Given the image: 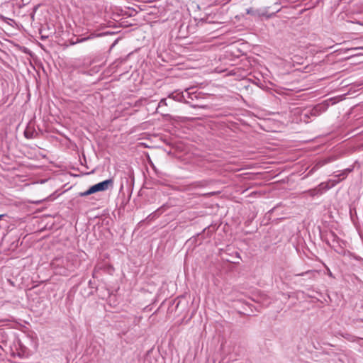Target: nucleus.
<instances>
[{
    "label": "nucleus",
    "mask_w": 363,
    "mask_h": 363,
    "mask_svg": "<svg viewBox=\"0 0 363 363\" xmlns=\"http://www.w3.org/2000/svg\"><path fill=\"white\" fill-rule=\"evenodd\" d=\"M113 186V179H109L91 186L87 191L79 193V196L82 197L89 196L98 191H104Z\"/></svg>",
    "instance_id": "obj_1"
},
{
    "label": "nucleus",
    "mask_w": 363,
    "mask_h": 363,
    "mask_svg": "<svg viewBox=\"0 0 363 363\" xmlns=\"http://www.w3.org/2000/svg\"><path fill=\"white\" fill-rule=\"evenodd\" d=\"M169 97L172 98L174 101L187 103V101H186L184 100V96L182 93H177V94L172 93L171 94L169 95Z\"/></svg>",
    "instance_id": "obj_2"
},
{
    "label": "nucleus",
    "mask_w": 363,
    "mask_h": 363,
    "mask_svg": "<svg viewBox=\"0 0 363 363\" xmlns=\"http://www.w3.org/2000/svg\"><path fill=\"white\" fill-rule=\"evenodd\" d=\"M167 106V103L166 101V99H162L160 100L159 104H158V106L157 108V111L158 113H160L162 116H167L168 114L166 113L163 110H162V107L163 106Z\"/></svg>",
    "instance_id": "obj_3"
},
{
    "label": "nucleus",
    "mask_w": 363,
    "mask_h": 363,
    "mask_svg": "<svg viewBox=\"0 0 363 363\" xmlns=\"http://www.w3.org/2000/svg\"><path fill=\"white\" fill-rule=\"evenodd\" d=\"M35 131L29 127H27L24 131V135L28 139L33 138L35 136Z\"/></svg>",
    "instance_id": "obj_4"
},
{
    "label": "nucleus",
    "mask_w": 363,
    "mask_h": 363,
    "mask_svg": "<svg viewBox=\"0 0 363 363\" xmlns=\"http://www.w3.org/2000/svg\"><path fill=\"white\" fill-rule=\"evenodd\" d=\"M247 13L251 15H256L257 13V11L254 10L252 8H250L247 9Z\"/></svg>",
    "instance_id": "obj_5"
},
{
    "label": "nucleus",
    "mask_w": 363,
    "mask_h": 363,
    "mask_svg": "<svg viewBox=\"0 0 363 363\" xmlns=\"http://www.w3.org/2000/svg\"><path fill=\"white\" fill-rule=\"evenodd\" d=\"M359 49L363 50V47L352 48L350 50H359Z\"/></svg>",
    "instance_id": "obj_6"
},
{
    "label": "nucleus",
    "mask_w": 363,
    "mask_h": 363,
    "mask_svg": "<svg viewBox=\"0 0 363 363\" xmlns=\"http://www.w3.org/2000/svg\"><path fill=\"white\" fill-rule=\"evenodd\" d=\"M189 89H186L185 90V91L187 93L189 98H191V92H189Z\"/></svg>",
    "instance_id": "obj_7"
},
{
    "label": "nucleus",
    "mask_w": 363,
    "mask_h": 363,
    "mask_svg": "<svg viewBox=\"0 0 363 363\" xmlns=\"http://www.w3.org/2000/svg\"><path fill=\"white\" fill-rule=\"evenodd\" d=\"M327 269H328V275H329L330 277H333V274H332V272L330 271V269H329L328 268Z\"/></svg>",
    "instance_id": "obj_8"
},
{
    "label": "nucleus",
    "mask_w": 363,
    "mask_h": 363,
    "mask_svg": "<svg viewBox=\"0 0 363 363\" xmlns=\"http://www.w3.org/2000/svg\"><path fill=\"white\" fill-rule=\"evenodd\" d=\"M320 186H321V188H326V185L324 184H320Z\"/></svg>",
    "instance_id": "obj_9"
},
{
    "label": "nucleus",
    "mask_w": 363,
    "mask_h": 363,
    "mask_svg": "<svg viewBox=\"0 0 363 363\" xmlns=\"http://www.w3.org/2000/svg\"><path fill=\"white\" fill-rule=\"evenodd\" d=\"M191 106L193 108L199 107L198 106H196V105H191Z\"/></svg>",
    "instance_id": "obj_10"
},
{
    "label": "nucleus",
    "mask_w": 363,
    "mask_h": 363,
    "mask_svg": "<svg viewBox=\"0 0 363 363\" xmlns=\"http://www.w3.org/2000/svg\"><path fill=\"white\" fill-rule=\"evenodd\" d=\"M86 39V38H83V39H82V40H81V41H84V40H85Z\"/></svg>",
    "instance_id": "obj_11"
},
{
    "label": "nucleus",
    "mask_w": 363,
    "mask_h": 363,
    "mask_svg": "<svg viewBox=\"0 0 363 363\" xmlns=\"http://www.w3.org/2000/svg\"><path fill=\"white\" fill-rule=\"evenodd\" d=\"M199 107H200V108H205L206 106H199Z\"/></svg>",
    "instance_id": "obj_12"
}]
</instances>
